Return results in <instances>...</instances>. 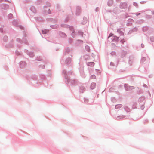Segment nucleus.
Masks as SVG:
<instances>
[{"instance_id": "obj_1", "label": "nucleus", "mask_w": 154, "mask_h": 154, "mask_svg": "<svg viewBox=\"0 0 154 154\" xmlns=\"http://www.w3.org/2000/svg\"><path fill=\"white\" fill-rule=\"evenodd\" d=\"M95 86H96L95 84L94 83H92V84H91V88L93 89L95 88Z\"/></svg>"}, {"instance_id": "obj_2", "label": "nucleus", "mask_w": 154, "mask_h": 154, "mask_svg": "<svg viewBox=\"0 0 154 154\" xmlns=\"http://www.w3.org/2000/svg\"><path fill=\"white\" fill-rule=\"evenodd\" d=\"M88 65L90 66H93L94 65V63L92 62H90L88 63Z\"/></svg>"}, {"instance_id": "obj_3", "label": "nucleus", "mask_w": 154, "mask_h": 154, "mask_svg": "<svg viewBox=\"0 0 154 154\" xmlns=\"http://www.w3.org/2000/svg\"><path fill=\"white\" fill-rule=\"evenodd\" d=\"M95 78H96V76L94 75H91V79H94Z\"/></svg>"}, {"instance_id": "obj_4", "label": "nucleus", "mask_w": 154, "mask_h": 154, "mask_svg": "<svg viewBox=\"0 0 154 154\" xmlns=\"http://www.w3.org/2000/svg\"><path fill=\"white\" fill-rule=\"evenodd\" d=\"M47 31V30H46H46H42V33L43 34H46V33Z\"/></svg>"}, {"instance_id": "obj_5", "label": "nucleus", "mask_w": 154, "mask_h": 154, "mask_svg": "<svg viewBox=\"0 0 154 154\" xmlns=\"http://www.w3.org/2000/svg\"><path fill=\"white\" fill-rule=\"evenodd\" d=\"M112 35V34H110L108 38H109V37L111 36Z\"/></svg>"}, {"instance_id": "obj_6", "label": "nucleus", "mask_w": 154, "mask_h": 154, "mask_svg": "<svg viewBox=\"0 0 154 154\" xmlns=\"http://www.w3.org/2000/svg\"><path fill=\"white\" fill-rule=\"evenodd\" d=\"M141 46L142 47H144V45H143L142 44L141 45Z\"/></svg>"}, {"instance_id": "obj_7", "label": "nucleus", "mask_w": 154, "mask_h": 154, "mask_svg": "<svg viewBox=\"0 0 154 154\" xmlns=\"http://www.w3.org/2000/svg\"><path fill=\"white\" fill-rule=\"evenodd\" d=\"M86 48H88V46H86Z\"/></svg>"}]
</instances>
